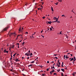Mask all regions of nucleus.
<instances>
[{
    "label": "nucleus",
    "instance_id": "f257e3e1",
    "mask_svg": "<svg viewBox=\"0 0 76 76\" xmlns=\"http://www.w3.org/2000/svg\"><path fill=\"white\" fill-rule=\"evenodd\" d=\"M9 28V27L5 28L2 30V32H4V31H7V29H8Z\"/></svg>",
    "mask_w": 76,
    "mask_h": 76
},
{
    "label": "nucleus",
    "instance_id": "f03ea898",
    "mask_svg": "<svg viewBox=\"0 0 76 76\" xmlns=\"http://www.w3.org/2000/svg\"><path fill=\"white\" fill-rule=\"evenodd\" d=\"M11 35H13L15 37V36H16V34H15V33H11Z\"/></svg>",
    "mask_w": 76,
    "mask_h": 76
},
{
    "label": "nucleus",
    "instance_id": "7ed1b4c3",
    "mask_svg": "<svg viewBox=\"0 0 76 76\" xmlns=\"http://www.w3.org/2000/svg\"><path fill=\"white\" fill-rule=\"evenodd\" d=\"M55 72V71L54 70H52L50 72V73L52 75V73H53V72Z\"/></svg>",
    "mask_w": 76,
    "mask_h": 76
},
{
    "label": "nucleus",
    "instance_id": "20e7f679",
    "mask_svg": "<svg viewBox=\"0 0 76 76\" xmlns=\"http://www.w3.org/2000/svg\"><path fill=\"white\" fill-rule=\"evenodd\" d=\"M76 58L74 59V61H73V64H75V63L76 62H75V61H76ZM74 62H75V63H74Z\"/></svg>",
    "mask_w": 76,
    "mask_h": 76
},
{
    "label": "nucleus",
    "instance_id": "39448f33",
    "mask_svg": "<svg viewBox=\"0 0 76 76\" xmlns=\"http://www.w3.org/2000/svg\"><path fill=\"white\" fill-rule=\"evenodd\" d=\"M55 19V20L56 19V20H58V18H56V17H54V18Z\"/></svg>",
    "mask_w": 76,
    "mask_h": 76
},
{
    "label": "nucleus",
    "instance_id": "423d86ee",
    "mask_svg": "<svg viewBox=\"0 0 76 76\" xmlns=\"http://www.w3.org/2000/svg\"><path fill=\"white\" fill-rule=\"evenodd\" d=\"M15 61H16V62H18V61H19V60H18V59H16V60H15Z\"/></svg>",
    "mask_w": 76,
    "mask_h": 76
},
{
    "label": "nucleus",
    "instance_id": "0eeeda50",
    "mask_svg": "<svg viewBox=\"0 0 76 76\" xmlns=\"http://www.w3.org/2000/svg\"><path fill=\"white\" fill-rule=\"evenodd\" d=\"M30 53H31V51L30 50H29V51H28V52L27 53V54H30Z\"/></svg>",
    "mask_w": 76,
    "mask_h": 76
},
{
    "label": "nucleus",
    "instance_id": "6e6552de",
    "mask_svg": "<svg viewBox=\"0 0 76 76\" xmlns=\"http://www.w3.org/2000/svg\"><path fill=\"white\" fill-rule=\"evenodd\" d=\"M48 23H49V24H51V22H49V21H47Z\"/></svg>",
    "mask_w": 76,
    "mask_h": 76
},
{
    "label": "nucleus",
    "instance_id": "1a4fd4ad",
    "mask_svg": "<svg viewBox=\"0 0 76 76\" xmlns=\"http://www.w3.org/2000/svg\"><path fill=\"white\" fill-rule=\"evenodd\" d=\"M51 9L52 12H54V10H53V7H51Z\"/></svg>",
    "mask_w": 76,
    "mask_h": 76
},
{
    "label": "nucleus",
    "instance_id": "9d476101",
    "mask_svg": "<svg viewBox=\"0 0 76 76\" xmlns=\"http://www.w3.org/2000/svg\"><path fill=\"white\" fill-rule=\"evenodd\" d=\"M61 71H62V72H64V69H61Z\"/></svg>",
    "mask_w": 76,
    "mask_h": 76
},
{
    "label": "nucleus",
    "instance_id": "9b49d317",
    "mask_svg": "<svg viewBox=\"0 0 76 76\" xmlns=\"http://www.w3.org/2000/svg\"><path fill=\"white\" fill-rule=\"evenodd\" d=\"M14 47H15V45H13L11 47V48H14Z\"/></svg>",
    "mask_w": 76,
    "mask_h": 76
},
{
    "label": "nucleus",
    "instance_id": "f8f14e48",
    "mask_svg": "<svg viewBox=\"0 0 76 76\" xmlns=\"http://www.w3.org/2000/svg\"><path fill=\"white\" fill-rule=\"evenodd\" d=\"M65 58H69V57L67 56V55L66 56Z\"/></svg>",
    "mask_w": 76,
    "mask_h": 76
},
{
    "label": "nucleus",
    "instance_id": "ddd939ff",
    "mask_svg": "<svg viewBox=\"0 0 76 76\" xmlns=\"http://www.w3.org/2000/svg\"><path fill=\"white\" fill-rule=\"evenodd\" d=\"M73 58H71V59L70 60V61H73Z\"/></svg>",
    "mask_w": 76,
    "mask_h": 76
},
{
    "label": "nucleus",
    "instance_id": "4468645a",
    "mask_svg": "<svg viewBox=\"0 0 76 76\" xmlns=\"http://www.w3.org/2000/svg\"><path fill=\"white\" fill-rule=\"evenodd\" d=\"M63 64H64V63L63 62H62L61 65L62 67H63Z\"/></svg>",
    "mask_w": 76,
    "mask_h": 76
},
{
    "label": "nucleus",
    "instance_id": "2eb2a0df",
    "mask_svg": "<svg viewBox=\"0 0 76 76\" xmlns=\"http://www.w3.org/2000/svg\"><path fill=\"white\" fill-rule=\"evenodd\" d=\"M34 62H35V61H33L32 62H31V63H34Z\"/></svg>",
    "mask_w": 76,
    "mask_h": 76
},
{
    "label": "nucleus",
    "instance_id": "dca6fc26",
    "mask_svg": "<svg viewBox=\"0 0 76 76\" xmlns=\"http://www.w3.org/2000/svg\"><path fill=\"white\" fill-rule=\"evenodd\" d=\"M33 65V64L30 65H28V67H29L30 66H32Z\"/></svg>",
    "mask_w": 76,
    "mask_h": 76
},
{
    "label": "nucleus",
    "instance_id": "f3484780",
    "mask_svg": "<svg viewBox=\"0 0 76 76\" xmlns=\"http://www.w3.org/2000/svg\"><path fill=\"white\" fill-rule=\"evenodd\" d=\"M57 70H58V71H57V72H59V71H60V69H59L58 70L57 69Z\"/></svg>",
    "mask_w": 76,
    "mask_h": 76
},
{
    "label": "nucleus",
    "instance_id": "a211bd4d",
    "mask_svg": "<svg viewBox=\"0 0 76 76\" xmlns=\"http://www.w3.org/2000/svg\"><path fill=\"white\" fill-rule=\"evenodd\" d=\"M58 3V2H57V3H55V4H56V5H57Z\"/></svg>",
    "mask_w": 76,
    "mask_h": 76
},
{
    "label": "nucleus",
    "instance_id": "6ab92c4d",
    "mask_svg": "<svg viewBox=\"0 0 76 76\" xmlns=\"http://www.w3.org/2000/svg\"><path fill=\"white\" fill-rule=\"evenodd\" d=\"M32 53H31L30 55V56H32Z\"/></svg>",
    "mask_w": 76,
    "mask_h": 76
},
{
    "label": "nucleus",
    "instance_id": "aec40b11",
    "mask_svg": "<svg viewBox=\"0 0 76 76\" xmlns=\"http://www.w3.org/2000/svg\"><path fill=\"white\" fill-rule=\"evenodd\" d=\"M53 66H51V69H52V70H54V69H53Z\"/></svg>",
    "mask_w": 76,
    "mask_h": 76
},
{
    "label": "nucleus",
    "instance_id": "412c9836",
    "mask_svg": "<svg viewBox=\"0 0 76 76\" xmlns=\"http://www.w3.org/2000/svg\"><path fill=\"white\" fill-rule=\"evenodd\" d=\"M61 75L62 76H64V75H63V73H61Z\"/></svg>",
    "mask_w": 76,
    "mask_h": 76
},
{
    "label": "nucleus",
    "instance_id": "4be33fe9",
    "mask_svg": "<svg viewBox=\"0 0 76 76\" xmlns=\"http://www.w3.org/2000/svg\"><path fill=\"white\" fill-rule=\"evenodd\" d=\"M54 75H57V73H54Z\"/></svg>",
    "mask_w": 76,
    "mask_h": 76
},
{
    "label": "nucleus",
    "instance_id": "5701e85b",
    "mask_svg": "<svg viewBox=\"0 0 76 76\" xmlns=\"http://www.w3.org/2000/svg\"><path fill=\"white\" fill-rule=\"evenodd\" d=\"M53 56H56H56H57V54H54Z\"/></svg>",
    "mask_w": 76,
    "mask_h": 76
},
{
    "label": "nucleus",
    "instance_id": "b1692460",
    "mask_svg": "<svg viewBox=\"0 0 76 76\" xmlns=\"http://www.w3.org/2000/svg\"><path fill=\"white\" fill-rule=\"evenodd\" d=\"M73 76H75V73H73L72 74Z\"/></svg>",
    "mask_w": 76,
    "mask_h": 76
},
{
    "label": "nucleus",
    "instance_id": "393cba45",
    "mask_svg": "<svg viewBox=\"0 0 76 76\" xmlns=\"http://www.w3.org/2000/svg\"><path fill=\"white\" fill-rule=\"evenodd\" d=\"M48 31H49V27H48Z\"/></svg>",
    "mask_w": 76,
    "mask_h": 76
},
{
    "label": "nucleus",
    "instance_id": "a878e982",
    "mask_svg": "<svg viewBox=\"0 0 76 76\" xmlns=\"http://www.w3.org/2000/svg\"><path fill=\"white\" fill-rule=\"evenodd\" d=\"M50 31H51L52 30V28H50Z\"/></svg>",
    "mask_w": 76,
    "mask_h": 76
},
{
    "label": "nucleus",
    "instance_id": "bb28decb",
    "mask_svg": "<svg viewBox=\"0 0 76 76\" xmlns=\"http://www.w3.org/2000/svg\"><path fill=\"white\" fill-rule=\"evenodd\" d=\"M56 58V59H58V58L57 57H55L54 58Z\"/></svg>",
    "mask_w": 76,
    "mask_h": 76
},
{
    "label": "nucleus",
    "instance_id": "cd10ccee",
    "mask_svg": "<svg viewBox=\"0 0 76 76\" xmlns=\"http://www.w3.org/2000/svg\"><path fill=\"white\" fill-rule=\"evenodd\" d=\"M21 29V28H20V29H19V31H20Z\"/></svg>",
    "mask_w": 76,
    "mask_h": 76
},
{
    "label": "nucleus",
    "instance_id": "c85d7f7f",
    "mask_svg": "<svg viewBox=\"0 0 76 76\" xmlns=\"http://www.w3.org/2000/svg\"><path fill=\"white\" fill-rule=\"evenodd\" d=\"M28 53H26L25 54V55L26 56H27V55H28Z\"/></svg>",
    "mask_w": 76,
    "mask_h": 76
},
{
    "label": "nucleus",
    "instance_id": "c756f323",
    "mask_svg": "<svg viewBox=\"0 0 76 76\" xmlns=\"http://www.w3.org/2000/svg\"><path fill=\"white\" fill-rule=\"evenodd\" d=\"M17 45H19V43H18L17 44Z\"/></svg>",
    "mask_w": 76,
    "mask_h": 76
},
{
    "label": "nucleus",
    "instance_id": "7c9ffc66",
    "mask_svg": "<svg viewBox=\"0 0 76 76\" xmlns=\"http://www.w3.org/2000/svg\"><path fill=\"white\" fill-rule=\"evenodd\" d=\"M25 42H23V44H22V45H23V44H25Z\"/></svg>",
    "mask_w": 76,
    "mask_h": 76
},
{
    "label": "nucleus",
    "instance_id": "2f4dec72",
    "mask_svg": "<svg viewBox=\"0 0 76 76\" xmlns=\"http://www.w3.org/2000/svg\"><path fill=\"white\" fill-rule=\"evenodd\" d=\"M6 51H7L5 50H4V53H5V52H6Z\"/></svg>",
    "mask_w": 76,
    "mask_h": 76
},
{
    "label": "nucleus",
    "instance_id": "473e14b6",
    "mask_svg": "<svg viewBox=\"0 0 76 76\" xmlns=\"http://www.w3.org/2000/svg\"><path fill=\"white\" fill-rule=\"evenodd\" d=\"M8 52H9V51L8 50L7 51H6V53H8Z\"/></svg>",
    "mask_w": 76,
    "mask_h": 76
},
{
    "label": "nucleus",
    "instance_id": "72a5a7b5",
    "mask_svg": "<svg viewBox=\"0 0 76 76\" xmlns=\"http://www.w3.org/2000/svg\"><path fill=\"white\" fill-rule=\"evenodd\" d=\"M53 69H55V67H54V66H53Z\"/></svg>",
    "mask_w": 76,
    "mask_h": 76
},
{
    "label": "nucleus",
    "instance_id": "f704fd0d",
    "mask_svg": "<svg viewBox=\"0 0 76 76\" xmlns=\"http://www.w3.org/2000/svg\"><path fill=\"white\" fill-rule=\"evenodd\" d=\"M47 71H48V70H49V69L48 68V69H47Z\"/></svg>",
    "mask_w": 76,
    "mask_h": 76
},
{
    "label": "nucleus",
    "instance_id": "c9c22d12",
    "mask_svg": "<svg viewBox=\"0 0 76 76\" xmlns=\"http://www.w3.org/2000/svg\"><path fill=\"white\" fill-rule=\"evenodd\" d=\"M22 59H24V57H22Z\"/></svg>",
    "mask_w": 76,
    "mask_h": 76
},
{
    "label": "nucleus",
    "instance_id": "e433bc0d",
    "mask_svg": "<svg viewBox=\"0 0 76 76\" xmlns=\"http://www.w3.org/2000/svg\"><path fill=\"white\" fill-rule=\"evenodd\" d=\"M58 63L59 65H60V62Z\"/></svg>",
    "mask_w": 76,
    "mask_h": 76
},
{
    "label": "nucleus",
    "instance_id": "4c0bfd02",
    "mask_svg": "<svg viewBox=\"0 0 76 76\" xmlns=\"http://www.w3.org/2000/svg\"><path fill=\"white\" fill-rule=\"evenodd\" d=\"M58 67H60V65H58Z\"/></svg>",
    "mask_w": 76,
    "mask_h": 76
},
{
    "label": "nucleus",
    "instance_id": "58836bf2",
    "mask_svg": "<svg viewBox=\"0 0 76 76\" xmlns=\"http://www.w3.org/2000/svg\"><path fill=\"white\" fill-rule=\"evenodd\" d=\"M61 1V0H58V1H59V2H60Z\"/></svg>",
    "mask_w": 76,
    "mask_h": 76
},
{
    "label": "nucleus",
    "instance_id": "ea45409f",
    "mask_svg": "<svg viewBox=\"0 0 76 76\" xmlns=\"http://www.w3.org/2000/svg\"><path fill=\"white\" fill-rule=\"evenodd\" d=\"M41 36H42V37H43V38H44V36H42V35H41Z\"/></svg>",
    "mask_w": 76,
    "mask_h": 76
},
{
    "label": "nucleus",
    "instance_id": "a19ab883",
    "mask_svg": "<svg viewBox=\"0 0 76 76\" xmlns=\"http://www.w3.org/2000/svg\"><path fill=\"white\" fill-rule=\"evenodd\" d=\"M47 63H50V62H49V61H47Z\"/></svg>",
    "mask_w": 76,
    "mask_h": 76
},
{
    "label": "nucleus",
    "instance_id": "79ce46f5",
    "mask_svg": "<svg viewBox=\"0 0 76 76\" xmlns=\"http://www.w3.org/2000/svg\"><path fill=\"white\" fill-rule=\"evenodd\" d=\"M58 21V20H56V22H57Z\"/></svg>",
    "mask_w": 76,
    "mask_h": 76
},
{
    "label": "nucleus",
    "instance_id": "37998d69",
    "mask_svg": "<svg viewBox=\"0 0 76 76\" xmlns=\"http://www.w3.org/2000/svg\"><path fill=\"white\" fill-rule=\"evenodd\" d=\"M22 75H23V76H25V75H24V74H22Z\"/></svg>",
    "mask_w": 76,
    "mask_h": 76
},
{
    "label": "nucleus",
    "instance_id": "c03bdc74",
    "mask_svg": "<svg viewBox=\"0 0 76 76\" xmlns=\"http://www.w3.org/2000/svg\"><path fill=\"white\" fill-rule=\"evenodd\" d=\"M27 56V57H28V56H29V54H28Z\"/></svg>",
    "mask_w": 76,
    "mask_h": 76
},
{
    "label": "nucleus",
    "instance_id": "a18cd8bd",
    "mask_svg": "<svg viewBox=\"0 0 76 76\" xmlns=\"http://www.w3.org/2000/svg\"><path fill=\"white\" fill-rule=\"evenodd\" d=\"M35 32L34 34H32V35H35Z\"/></svg>",
    "mask_w": 76,
    "mask_h": 76
},
{
    "label": "nucleus",
    "instance_id": "49530a36",
    "mask_svg": "<svg viewBox=\"0 0 76 76\" xmlns=\"http://www.w3.org/2000/svg\"><path fill=\"white\" fill-rule=\"evenodd\" d=\"M59 61H60V59H59V60H58V62H59Z\"/></svg>",
    "mask_w": 76,
    "mask_h": 76
},
{
    "label": "nucleus",
    "instance_id": "de8ad7c7",
    "mask_svg": "<svg viewBox=\"0 0 76 76\" xmlns=\"http://www.w3.org/2000/svg\"><path fill=\"white\" fill-rule=\"evenodd\" d=\"M57 23H60V21H57Z\"/></svg>",
    "mask_w": 76,
    "mask_h": 76
},
{
    "label": "nucleus",
    "instance_id": "09e8293b",
    "mask_svg": "<svg viewBox=\"0 0 76 76\" xmlns=\"http://www.w3.org/2000/svg\"><path fill=\"white\" fill-rule=\"evenodd\" d=\"M72 12H73V13H75V12H73V10H72Z\"/></svg>",
    "mask_w": 76,
    "mask_h": 76
},
{
    "label": "nucleus",
    "instance_id": "8fccbe9b",
    "mask_svg": "<svg viewBox=\"0 0 76 76\" xmlns=\"http://www.w3.org/2000/svg\"><path fill=\"white\" fill-rule=\"evenodd\" d=\"M45 18V17H43L42 18L43 19H44V18Z\"/></svg>",
    "mask_w": 76,
    "mask_h": 76
},
{
    "label": "nucleus",
    "instance_id": "3c124183",
    "mask_svg": "<svg viewBox=\"0 0 76 76\" xmlns=\"http://www.w3.org/2000/svg\"><path fill=\"white\" fill-rule=\"evenodd\" d=\"M64 16V15H62V16Z\"/></svg>",
    "mask_w": 76,
    "mask_h": 76
},
{
    "label": "nucleus",
    "instance_id": "603ef678",
    "mask_svg": "<svg viewBox=\"0 0 76 76\" xmlns=\"http://www.w3.org/2000/svg\"><path fill=\"white\" fill-rule=\"evenodd\" d=\"M70 53H67V54H68V55H69V54H70Z\"/></svg>",
    "mask_w": 76,
    "mask_h": 76
},
{
    "label": "nucleus",
    "instance_id": "864d4df0",
    "mask_svg": "<svg viewBox=\"0 0 76 76\" xmlns=\"http://www.w3.org/2000/svg\"><path fill=\"white\" fill-rule=\"evenodd\" d=\"M12 59V58H11L10 59V60H11Z\"/></svg>",
    "mask_w": 76,
    "mask_h": 76
},
{
    "label": "nucleus",
    "instance_id": "5fc2aeb1",
    "mask_svg": "<svg viewBox=\"0 0 76 76\" xmlns=\"http://www.w3.org/2000/svg\"><path fill=\"white\" fill-rule=\"evenodd\" d=\"M74 59H76V58H75V57H74Z\"/></svg>",
    "mask_w": 76,
    "mask_h": 76
},
{
    "label": "nucleus",
    "instance_id": "6e6d98bb",
    "mask_svg": "<svg viewBox=\"0 0 76 76\" xmlns=\"http://www.w3.org/2000/svg\"><path fill=\"white\" fill-rule=\"evenodd\" d=\"M60 34H61V31L60 32Z\"/></svg>",
    "mask_w": 76,
    "mask_h": 76
},
{
    "label": "nucleus",
    "instance_id": "4d7b16f0",
    "mask_svg": "<svg viewBox=\"0 0 76 76\" xmlns=\"http://www.w3.org/2000/svg\"><path fill=\"white\" fill-rule=\"evenodd\" d=\"M70 55L71 56V57H72V56H73V55H72V54H71Z\"/></svg>",
    "mask_w": 76,
    "mask_h": 76
},
{
    "label": "nucleus",
    "instance_id": "13d9d810",
    "mask_svg": "<svg viewBox=\"0 0 76 76\" xmlns=\"http://www.w3.org/2000/svg\"><path fill=\"white\" fill-rule=\"evenodd\" d=\"M34 1H35L34 0H33V3L34 2Z\"/></svg>",
    "mask_w": 76,
    "mask_h": 76
},
{
    "label": "nucleus",
    "instance_id": "bf43d9fd",
    "mask_svg": "<svg viewBox=\"0 0 76 76\" xmlns=\"http://www.w3.org/2000/svg\"><path fill=\"white\" fill-rule=\"evenodd\" d=\"M29 57H28L27 58V59H29Z\"/></svg>",
    "mask_w": 76,
    "mask_h": 76
},
{
    "label": "nucleus",
    "instance_id": "052dcab7",
    "mask_svg": "<svg viewBox=\"0 0 76 76\" xmlns=\"http://www.w3.org/2000/svg\"><path fill=\"white\" fill-rule=\"evenodd\" d=\"M13 56L14 57H15V54L13 55Z\"/></svg>",
    "mask_w": 76,
    "mask_h": 76
},
{
    "label": "nucleus",
    "instance_id": "680f3d73",
    "mask_svg": "<svg viewBox=\"0 0 76 76\" xmlns=\"http://www.w3.org/2000/svg\"><path fill=\"white\" fill-rule=\"evenodd\" d=\"M26 34H28L27 32H26Z\"/></svg>",
    "mask_w": 76,
    "mask_h": 76
},
{
    "label": "nucleus",
    "instance_id": "e2e57ef3",
    "mask_svg": "<svg viewBox=\"0 0 76 76\" xmlns=\"http://www.w3.org/2000/svg\"><path fill=\"white\" fill-rule=\"evenodd\" d=\"M13 57V56H12V55H11V58Z\"/></svg>",
    "mask_w": 76,
    "mask_h": 76
},
{
    "label": "nucleus",
    "instance_id": "0e129e2a",
    "mask_svg": "<svg viewBox=\"0 0 76 76\" xmlns=\"http://www.w3.org/2000/svg\"><path fill=\"white\" fill-rule=\"evenodd\" d=\"M19 36H22V35H19Z\"/></svg>",
    "mask_w": 76,
    "mask_h": 76
},
{
    "label": "nucleus",
    "instance_id": "69168bd1",
    "mask_svg": "<svg viewBox=\"0 0 76 76\" xmlns=\"http://www.w3.org/2000/svg\"><path fill=\"white\" fill-rule=\"evenodd\" d=\"M43 31V30H42V31L41 32V33H42V32Z\"/></svg>",
    "mask_w": 76,
    "mask_h": 76
},
{
    "label": "nucleus",
    "instance_id": "338daca9",
    "mask_svg": "<svg viewBox=\"0 0 76 76\" xmlns=\"http://www.w3.org/2000/svg\"><path fill=\"white\" fill-rule=\"evenodd\" d=\"M41 7H42V8L43 7L42 5H41Z\"/></svg>",
    "mask_w": 76,
    "mask_h": 76
},
{
    "label": "nucleus",
    "instance_id": "774afa93",
    "mask_svg": "<svg viewBox=\"0 0 76 76\" xmlns=\"http://www.w3.org/2000/svg\"><path fill=\"white\" fill-rule=\"evenodd\" d=\"M42 76H44V74H42Z\"/></svg>",
    "mask_w": 76,
    "mask_h": 76
}]
</instances>
